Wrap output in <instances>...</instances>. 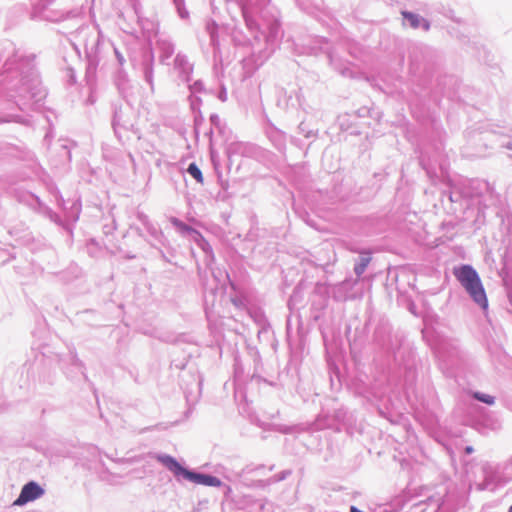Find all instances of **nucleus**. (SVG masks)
Masks as SVG:
<instances>
[{
  "mask_svg": "<svg viewBox=\"0 0 512 512\" xmlns=\"http://www.w3.org/2000/svg\"><path fill=\"white\" fill-rule=\"evenodd\" d=\"M453 274L471 298L483 309H486L488 307L487 296L476 270L470 265H462L455 268Z\"/></svg>",
  "mask_w": 512,
  "mask_h": 512,
  "instance_id": "obj_1",
  "label": "nucleus"
},
{
  "mask_svg": "<svg viewBox=\"0 0 512 512\" xmlns=\"http://www.w3.org/2000/svg\"><path fill=\"white\" fill-rule=\"evenodd\" d=\"M159 461L166 466L175 476H182L184 479L196 484L199 473L189 471L182 467L178 461L168 455L160 456Z\"/></svg>",
  "mask_w": 512,
  "mask_h": 512,
  "instance_id": "obj_2",
  "label": "nucleus"
},
{
  "mask_svg": "<svg viewBox=\"0 0 512 512\" xmlns=\"http://www.w3.org/2000/svg\"><path fill=\"white\" fill-rule=\"evenodd\" d=\"M43 493L44 490L36 482L31 481L23 486L19 497L13 504L16 506L24 505L41 497Z\"/></svg>",
  "mask_w": 512,
  "mask_h": 512,
  "instance_id": "obj_3",
  "label": "nucleus"
},
{
  "mask_svg": "<svg viewBox=\"0 0 512 512\" xmlns=\"http://www.w3.org/2000/svg\"><path fill=\"white\" fill-rule=\"evenodd\" d=\"M402 15L409 21V25L412 28L417 29L419 27H423L425 30L429 29V23L419 15L405 11L402 12Z\"/></svg>",
  "mask_w": 512,
  "mask_h": 512,
  "instance_id": "obj_4",
  "label": "nucleus"
},
{
  "mask_svg": "<svg viewBox=\"0 0 512 512\" xmlns=\"http://www.w3.org/2000/svg\"><path fill=\"white\" fill-rule=\"evenodd\" d=\"M196 484L204 486H219L221 482L214 476L199 474Z\"/></svg>",
  "mask_w": 512,
  "mask_h": 512,
  "instance_id": "obj_5",
  "label": "nucleus"
},
{
  "mask_svg": "<svg viewBox=\"0 0 512 512\" xmlns=\"http://www.w3.org/2000/svg\"><path fill=\"white\" fill-rule=\"evenodd\" d=\"M188 173L198 182V183H203L204 182V178H203V175H202V172L201 170L199 169V167L195 164V163H191L188 167Z\"/></svg>",
  "mask_w": 512,
  "mask_h": 512,
  "instance_id": "obj_6",
  "label": "nucleus"
},
{
  "mask_svg": "<svg viewBox=\"0 0 512 512\" xmlns=\"http://www.w3.org/2000/svg\"><path fill=\"white\" fill-rule=\"evenodd\" d=\"M475 398H477L479 401L484 402L486 404L491 405L494 403V397L487 395V394L476 393Z\"/></svg>",
  "mask_w": 512,
  "mask_h": 512,
  "instance_id": "obj_7",
  "label": "nucleus"
},
{
  "mask_svg": "<svg viewBox=\"0 0 512 512\" xmlns=\"http://www.w3.org/2000/svg\"><path fill=\"white\" fill-rule=\"evenodd\" d=\"M367 264H368V260H363L359 265H357L355 267L356 274L361 275L365 271Z\"/></svg>",
  "mask_w": 512,
  "mask_h": 512,
  "instance_id": "obj_8",
  "label": "nucleus"
},
{
  "mask_svg": "<svg viewBox=\"0 0 512 512\" xmlns=\"http://www.w3.org/2000/svg\"><path fill=\"white\" fill-rule=\"evenodd\" d=\"M465 452H466L467 454L472 453V452H473V447H471V446H467V447H466V449H465Z\"/></svg>",
  "mask_w": 512,
  "mask_h": 512,
  "instance_id": "obj_9",
  "label": "nucleus"
},
{
  "mask_svg": "<svg viewBox=\"0 0 512 512\" xmlns=\"http://www.w3.org/2000/svg\"><path fill=\"white\" fill-rule=\"evenodd\" d=\"M350 512H362V511L358 510L355 506H352L350 508Z\"/></svg>",
  "mask_w": 512,
  "mask_h": 512,
  "instance_id": "obj_10",
  "label": "nucleus"
},
{
  "mask_svg": "<svg viewBox=\"0 0 512 512\" xmlns=\"http://www.w3.org/2000/svg\"><path fill=\"white\" fill-rule=\"evenodd\" d=\"M508 512H512V506L509 508V511Z\"/></svg>",
  "mask_w": 512,
  "mask_h": 512,
  "instance_id": "obj_11",
  "label": "nucleus"
}]
</instances>
